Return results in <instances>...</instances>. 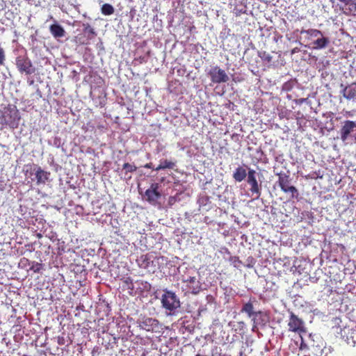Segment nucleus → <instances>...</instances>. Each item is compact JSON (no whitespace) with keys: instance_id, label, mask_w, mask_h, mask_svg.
<instances>
[{"instance_id":"21","label":"nucleus","mask_w":356,"mask_h":356,"mask_svg":"<svg viewBox=\"0 0 356 356\" xmlns=\"http://www.w3.org/2000/svg\"><path fill=\"white\" fill-rule=\"evenodd\" d=\"M176 166V163L167 159L160 161V164L154 169L156 171L165 169H174Z\"/></svg>"},{"instance_id":"5","label":"nucleus","mask_w":356,"mask_h":356,"mask_svg":"<svg viewBox=\"0 0 356 356\" xmlns=\"http://www.w3.org/2000/svg\"><path fill=\"white\" fill-rule=\"evenodd\" d=\"M291 178L289 175L286 174H279L278 175V184L281 190L287 193H289L292 197H298L299 193L298 189L291 185Z\"/></svg>"},{"instance_id":"2","label":"nucleus","mask_w":356,"mask_h":356,"mask_svg":"<svg viewBox=\"0 0 356 356\" xmlns=\"http://www.w3.org/2000/svg\"><path fill=\"white\" fill-rule=\"evenodd\" d=\"M161 302L162 307L168 311L170 314H175L181 306L179 298L175 293L167 289L163 291Z\"/></svg>"},{"instance_id":"7","label":"nucleus","mask_w":356,"mask_h":356,"mask_svg":"<svg viewBox=\"0 0 356 356\" xmlns=\"http://www.w3.org/2000/svg\"><path fill=\"white\" fill-rule=\"evenodd\" d=\"M15 65L21 73L30 75L34 72L32 63L26 54L18 56L15 59Z\"/></svg>"},{"instance_id":"3","label":"nucleus","mask_w":356,"mask_h":356,"mask_svg":"<svg viewBox=\"0 0 356 356\" xmlns=\"http://www.w3.org/2000/svg\"><path fill=\"white\" fill-rule=\"evenodd\" d=\"M159 257H154L151 254L140 255L136 260L138 266L145 269L147 272L154 273L156 270V263Z\"/></svg>"},{"instance_id":"10","label":"nucleus","mask_w":356,"mask_h":356,"mask_svg":"<svg viewBox=\"0 0 356 356\" xmlns=\"http://www.w3.org/2000/svg\"><path fill=\"white\" fill-rule=\"evenodd\" d=\"M83 34H79L76 38L80 44H88L96 36V33L94 29L88 23L83 24Z\"/></svg>"},{"instance_id":"33","label":"nucleus","mask_w":356,"mask_h":356,"mask_svg":"<svg viewBox=\"0 0 356 356\" xmlns=\"http://www.w3.org/2000/svg\"><path fill=\"white\" fill-rule=\"evenodd\" d=\"M144 168H153V164L152 163H147L144 165Z\"/></svg>"},{"instance_id":"37","label":"nucleus","mask_w":356,"mask_h":356,"mask_svg":"<svg viewBox=\"0 0 356 356\" xmlns=\"http://www.w3.org/2000/svg\"><path fill=\"white\" fill-rule=\"evenodd\" d=\"M1 353H1V352H0V356H1Z\"/></svg>"},{"instance_id":"16","label":"nucleus","mask_w":356,"mask_h":356,"mask_svg":"<svg viewBox=\"0 0 356 356\" xmlns=\"http://www.w3.org/2000/svg\"><path fill=\"white\" fill-rule=\"evenodd\" d=\"M341 94L348 100L355 99L356 98V83H352L345 86Z\"/></svg>"},{"instance_id":"15","label":"nucleus","mask_w":356,"mask_h":356,"mask_svg":"<svg viewBox=\"0 0 356 356\" xmlns=\"http://www.w3.org/2000/svg\"><path fill=\"white\" fill-rule=\"evenodd\" d=\"M139 327L147 332H153L159 327L158 320L152 318H143L139 321Z\"/></svg>"},{"instance_id":"1","label":"nucleus","mask_w":356,"mask_h":356,"mask_svg":"<svg viewBox=\"0 0 356 356\" xmlns=\"http://www.w3.org/2000/svg\"><path fill=\"white\" fill-rule=\"evenodd\" d=\"M19 112L14 105H8L0 111V124L3 126H9L15 128L20 120Z\"/></svg>"},{"instance_id":"14","label":"nucleus","mask_w":356,"mask_h":356,"mask_svg":"<svg viewBox=\"0 0 356 356\" xmlns=\"http://www.w3.org/2000/svg\"><path fill=\"white\" fill-rule=\"evenodd\" d=\"M356 129V122L351 120H346L340 130V136L342 141L347 140L350 134Z\"/></svg>"},{"instance_id":"25","label":"nucleus","mask_w":356,"mask_h":356,"mask_svg":"<svg viewBox=\"0 0 356 356\" xmlns=\"http://www.w3.org/2000/svg\"><path fill=\"white\" fill-rule=\"evenodd\" d=\"M300 33L302 34L306 33L307 35H309L312 37H315V38L318 37V36H323V33L320 30L314 29H307V30H302Z\"/></svg>"},{"instance_id":"18","label":"nucleus","mask_w":356,"mask_h":356,"mask_svg":"<svg viewBox=\"0 0 356 356\" xmlns=\"http://www.w3.org/2000/svg\"><path fill=\"white\" fill-rule=\"evenodd\" d=\"M344 3L343 13L347 16H356V0H348Z\"/></svg>"},{"instance_id":"38","label":"nucleus","mask_w":356,"mask_h":356,"mask_svg":"<svg viewBox=\"0 0 356 356\" xmlns=\"http://www.w3.org/2000/svg\"><path fill=\"white\" fill-rule=\"evenodd\" d=\"M129 1H133V0H129Z\"/></svg>"},{"instance_id":"6","label":"nucleus","mask_w":356,"mask_h":356,"mask_svg":"<svg viewBox=\"0 0 356 356\" xmlns=\"http://www.w3.org/2000/svg\"><path fill=\"white\" fill-rule=\"evenodd\" d=\"M252 326V331L257 332L259 327H264L270 321V316L266 312L258 310L257 314L250 318Z\"/></svg>"},{"instance_id":"11","label":"nucleus","mask_w":356,"mask_h":356,"mask_svg":"<svg viewBox=\"0 0 356 356\" xmlns=\"http://www.w3.org/2000/svg\"><path fill=\"white\" fill-rule=\"evenodd\" d=\"M209 75L211 77V81L215 83H225L229 80L228 75L225 71L218 66L212 67L209 72Z\"/></svg>"},{"instance_id":"22","label":"nucleus","mask_w":356,"mask_h":356,"mask_svg":"<svg viewBox=\"0 0 356 356\" xmlns=\"http://www.w3.org/2000/svg\"><path fill=\"white\" fill-rule=\"evenodd\" d=\"M330 43V40L328 38L321 36V38H318L315 41H314V49H323L325 48L328 44Z\"/></svg>"},{"instance_id":"36","label":"nucleus","mask_w":356,"mask_h":356,"mask_svg":"<svg viewBox=\"0 0 356 356\" xmlns=\"http://www.w3.org/2000/svg\"><path fill=\"white\" fill-rule=\"evenodd\" d=\"M302 348H304L303 343H302L300 346V348L302 349Z\"/></svg>"},{"instance_id":"26","label":"nucleus","mask_w":356,"mask_h":356,"mask_svg":"<svg viewBox=\"0 0 356 356\" xmlns=\"http://www.w3.org/2000/svg\"><path fill=\"white\" fill-rule=\"evenodd\" d=\"M42 268V264L35 261H33L30 267V270H33L34 273H39Z\"/></svg>"},{"instance_id":"32","label":"nucleus","mask_w":356,"mask_h":356,"mask_svg":"<svg viewBox=\"0 0 356 356\" xmlns=\"http://www.w3.org/2000/svg\"><path fill=\"white\" fill-rule=\"evenodd\" d=\"M177 202V197L175 196H170L168 198V204L170 206H172Z\"/></svg>"},{"instance_id":"13","label":"nucleus","mask_w":356,"mask_h":356,"mask_svg":"<svg viewBox=\"0 0 356 356\" xmlns=\"http://www.w3.org/2000/svg\"><path fill=\"white\" fill-rule=\"evenodd\" d=\"M257 302L255 298H250L248 302H243L240 310L241 313L246 314L249 318H252L257 311L254 309V304Z\"/></svg>"},{"instance_id":"4","label":"nucleus","mask_w":356,"mask_h":356,"mask_svg":"<svg viewBox=\"0 0 356 356\" xmlns=\"http://www.w3.org/2000/svg\"><path fill=\"white\" fill-rule=\"evenodd\" d=\"M289 332L297 333L300 335L307 332V328L305 322L293 312H290L289 318L287 323Z\"/></svg>"},{"instance_id":"35","label":"nucleus","mask_w":356,"mask_h":356,"mask_svg":"<svg viewBox=\"0 0 356 356\" xmlns=\"http://www.w3.org/2000/svg\"><path fill=\"white\" fill-rule=\"evenodd\" d=\"M302 348H304L303 343H302L300 346V348L302 349Z\"/></svg>"},{"instance_id":"19","label":"nucleus","mask_w":356,"mask_h":356,"mask_svg":"<svg viewBox=\"0 0 356 356\" xmlns=\"http://www.w3.org/2000/svg\"><path fill=\"white\" fill-rule=\"evenodd\" d=\"M246 177H248V172L243 166L237 167L233 173V178L237 182L243 181Z\"/></svg>"},{"instance_id":"29","label":"nucleus","mask_w":356,"mask_h":356,"mask_svg":"<svg viewBox=\"0 0 356 356\" xmlns=\"http://www.w3.org/2000/svg\"><path fill=\"white\" fill-rule=\"evenodd\" d=\"M6 54L4 49L0 46V65H4Z\"/></svg>"},{"instance_id":"23","label":"nucleus","mask_w":356,"mask_h":356,"mask_svg":"<svg viewBox=\"0 0 356 356\" xmlns=\"http://www.w3.org/2000/svg\"><path fill=\"white\" fill-rule=\"evenodd\" d=\"M259 56L265 63L270 65L273 62V56L266 51H260L258 52Z\"/></svg>"},{"instance_id":"34","label":"nucleus","mask_w":356,"mask_h":356,"mask_svg":"<svg viewBox=\"0 0 356 356\" xmlns=\"http://www.w3.org/2000/svg\"><path fill=\"white\" fill-rule=\"evenodd\" d=\"M195 356H213V354H211V355H202V354H197Z\"/></svg>"},{"instance_id":"24","label":"nucleus","mask_w":356,"mask_h":356,"mask_svg":"<svg viewBox=\"0 0 356 356\" xmlns=\"http://www.w3.org/2000/svg\"><path fill=\"white\" fill-rule=\"evenodd\" d=\"M101 12L104 15H111L114 13L113 6L109 3H104L101 8Z\"/></svg>"},{"instance_id":"30","label":"nucleus","mask_w":356,"mask_h":356,"mask_svg":"<svg viewBox=\"0 0 356 356\" xmlns=\"http://www.w3.org/2000/svg\"><path fill=\"white\" fill-rule=\"evenodd\" d=\"M237 327L236 328V331L238 330L239 332H243L246 325L244 321H238L236 325Z\"/></svg>"},{"instance_id":"31","label":"nucleus","mask_w":356,"mask_h":356,"mask_svg":"<svg viewBox=\"0 0 356 356\" xmlns=\"http://www.w3.org/2000/svg\"><path fill=\"white\" fill-rule=\"evenodd\" d=\"M123 282L124 284H126L128 289H134V283H133V280L131 277H127Z\"/></svg>"},{"instance_id":"9","label":"nucleus","mask_w":356,"mask_h":356,"mask_svg":"<svg viewBox=\"0 0 356 356\" xmlns=\"http://www.w3.org/2000/svg\"><path fill=\"white\" fill-rule=\"evenodd\" d=\"M159 185L157 183L152 184L149 188L145 192V199L149 204L156 205L158 200L161 198V194L159 191Z\"/></svg>"},{"instance_id":"20","label":"nucleus","mask_w":356,"mask_h":356,"mask_svg":"<svg viewBox=\"0 0 356 356\" xmlns=\"http://www.w3.org/2000/svg\"><path fill=\"white\" fill-rule=\"evenodd\" d=\"M49 31L51 35L56 38L63 37L65 33L64 29L58 24L51 25Z\"/></svg>"},{"instance_id":"8","label":"nucleus","mask_w":356,"mask_h":356,"mask_svg":"<svg viewBox=\"0 0 356 356\" xmlns=\"http://www.w3.org/2000/svg\"><path fill=\"white\" fill-rule=\"evenodd\" d=\"M247 182L250 186V191L252 195L256 194L255 199H259L261 195V185L259 184L257 177L256 171L253 169H249L248 172Z\"/></svg>"},{"instance_id":"27","label":"nucleus","mask_w":356,"mask_h":356,"mask_svg":"<svg viewBox=\"0 0 356 356\" xmlns=\"http://www.w3.org/2000/svg\"><path fill=\"white\" fill-rule=\"evenodd\" d=\"M123 169L126 170L127 172H135L137 169L136 166L129 163H125L123 165Z\"/></svg>"},{"instance_id":"28","label":"nucleus","mask_w":356,"mask_h":356,"mask_svg":"<svg viewBox=\"0 0 356 356\" xmlns=\"http://www.w3.org/2000/svg\"><path fill=\"white\" fill-rule=\"evenodd\" d=\"M229 260L236 268L240 267L241 264H242L241 261L237 257H231Z\"/></svg>"},{"instance_id":"17","label":"nucleus","mask_w":356,"mask_h":356,"mask_svg":"<svg viewBox=\"0 0 356 356\" xmlns=\"http://www.w3.org/2000/svg\"><path fill=\"white\" fill-rule=\"evenodd\" d=\"M35 175L37 180V184L40 185L42 184H44L46 183L49 178L50 172L42 170L40 167H38Z\"/></svg>"},{"instance_id":"12","label":"nucleus","mask_w":356,"mask_h":356,"mask_svg":"<svg viewBox=\"0 0 356 356\" xmlns=\"http://www.w3.org/2000/svg\"><path fill=\"white\" fill-rule=\"evenodd\" d=\"M181 281L186 284L188 292L193 294H197L200 292L201 285L195 276H182Z\"/></svg>"}]
</instances>
